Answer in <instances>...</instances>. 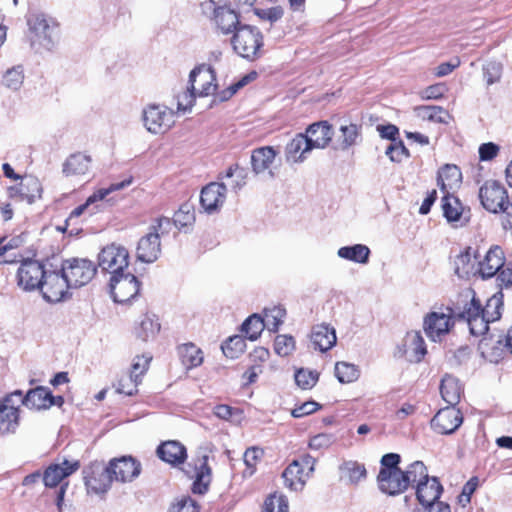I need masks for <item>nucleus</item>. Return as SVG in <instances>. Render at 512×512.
<instances>
[{"label":"nucleus","mask_w":512,"mask_h":512,"mask_svg":"<svg viewBox=\"0 0 512 512\" xmlns=\"http://www.w3.org/2000/svg\"><path fill=\"white\" fill-rule=\"evenodd\" d=\"M463 297L469 302L464 304L459 317L467 322L472 335H484L489 329V324L499 320L502 315L503 294L498 292L491 296L485 307H482L480 300L471 289L466 290Z\"/></svg>","instance_id":"f257e3e1"},{"label":"nucleus","mask_w":512,"mask_h":512,"mask_svg":"<svg viewBox=\"0 0 512 512\" xmlns=\"http://www.w3.org/2000/svg\"><path fill=\"white\" fill-rule=\"evenodd\" d=\"M233 48L241 57L254 60L259 56L263 37L256 27L244 25L239 27L232 39Z\"/></svg>","instance_id":"f03ea898"},{"label":"nucleus","mask_w":512,"mask_h":512,"mask_svg":"<svg viewBox=\"0 0 512 512\" xmlns=\"http://www.w3.org/2000/svg\"><path fill=\"white\" fill-rule=\"evenodd\" d=\"M98 265L111 276L127 272L129 267V252L126 247L112 243L105 246L98 254Z\"/></svg>","instance_id":"7ed1b4c3"},{"label":"nucleus","mask_w":512,"mask_h":512,"mask_svg":"<svg viewBox=\"0 0 512 512\" xmlns=\"http://www.w3.org/2000/svg\"><path fill=\"white\" fill-rule=\"evenodd\" d=\"M174 111L157 104L147 105L142 111L144 127L152 134H163L175 123Z\"/></svg>","instance_id":"20e7f679"},{"label":"nucleus","mask_w":512,"mask_h":512,"mask_svg":"<svg viewBox=\"0 0 512 512\" xmlns=\"http://www.w3.org/2000/svg\"><path fill=\"white\" fill-rule=\"evenodd\" d=\"M21 406V391L6 395L0 400V434L8 435L16 432L19 422V407Z\"/></svg>","instance_id":"39448f33"},{"label":"nucleus","mask_w":512,"mask_h":512,"mask_svg":"<svg viewBox=\"0 0 512 512\" xmlns=\"http://www.w3.org/2000/svg\"><path fill=\"white\" fill-rule=\"evenodd\" d=\"M61 268L72 288L86 285L96 273L94 263L88 259H68L63 262Z\"/></svg>","instance_id":"423d86ee"},{"label":"nucleus","mask_w":512,"mask_h":512,"mask_svg":"<svg viewBox=\"0 0 512 512\" xmlns=\"http://www.w3.org/2000/svg\"><path fill=\"white\" fill-rule=\"evenodd\" d=\"M72 288L63 273L62 268L59 271H47L41 285L43 298L52 303L62 301Z\"/></svg>","instance_id":"0eeeda50"},{"label":"nucleus","mask_w":512,"mask_h":512,"mask_svg":"<svg viewBox=\"0 0 512 512\" xmlns=\"http://www.w3.org/2000/svg\"><path fill=\"white\" fill-rule=\"evenodd\" d=\"M140 283L131 272H124L110 278V290L115 302L125 303L139 293Z\"/></svg>","instance_id":"6e6552de"},{"label":"nucleus","mask_w":512,"mask_h":512,"mask_svg":"<svg viewBox=\"0 0 512 512\" xmlns=\"http://www.w3.org/2000/svg\"><path fill=\"white\" fill-rule=\"evenodd\" d=\"M28 25L33 33L31 38L32 47L37 52H42V50L50 51L55 42L52 35V29L46 18L40 14L31 15L28 18Z\"/></svg>","instance_id":"1a4fd4ad"},{"label":"nucleus","mask_w":512,"mask_h":512,"mask_svg":"<svg viewBox=\"0 0 512 512\" xmlns=\"http://www.w3.org/2000/svg\"><path fill=\"white\" fill-rule=\"evenodd\" d=\"M133 178L129 177L121 182L112 183L107 188H100L96 190L92 195H90L84 204L76 207L69 216V220L74 217H79L84 214L86 211L89 212L90 215L95 214L99 209V203L106 199L108 195L113 192L122 190L129 185L132 184Z\"/></svg>","instance_id":"9d476101"},{"label":"nucleus","mask_w":512,"mask_h":512,"mask_svg":"<svg viewBox=\"0 0 512 512\" xmlns=\"http://www.w3.org/2000/svg\"><path fill=\"white\" fill-rule=\"evenodd\" d=\"M453 326L454 320L449 309L447 312H430L425 316L423 321L425 334L434 342L440 341L444 335L449 333Z\"/></svg>","instance_id":"9b49d317"},{"label":"nucleus","mask_w":512,"mask_h":512,"mask_svg":"<svg viewBox=\"0 0 512 512\" xmlns=\"http://www.w3.org/2000/svg\"><path fill=\"white\" fill-rule=\"evenodd\" d=\"M479 198L483 207L492 213H498L509 202L506 189L494 180L486 181L481 186Z\"/></svg>","instance_id":"f8f14e48"},{"label":"nucleus","mask_w":512,"mask_h":512,"mask_svg":"<svg viewBox=\"0 0 512 512\" xmlns=\"http://www.w3.org/2000/svg\"><path fill=\"white\" fill-rule=\"evenodd\" d=\"M46 270L36 260H25L17 271L18 286L24 291L40 289Z\"/></svg>","instance_id":"ddd939ff"},{"label":"nucleus","mask_w":512,"mask_h":512,"mask_svg":"<svg viewBox=\"0 0 512 512\" xmlns=\"http://www.w3.org/2000/svg\"><path fill=\"white\" fill-rule=\"evenodd\" d=\"M189 85L198 97L213 95L217 89L216 75L210 65L202 64L194 68L189 75Z\"/></svg>","instance_id":"4468645a"},{"label":"nucleus","mask_w":512,"mask_h":512,"mask_svg":"<svg viewBox=\"0 0 512 512\" xmlns=\"http://www.w3.org/2000/svg\"><path fill=\"white\" fill-rule=\"evenodd\" d=\"M106 468L112 481L121 483L133 481L141 472V464L131 456L112 459Z\"/></svg>","instance_id":"2eb2a0df"},{"label":"nucleus","mask_w":512,"mask_h":512,"mask_svg":"<svg viewBox=\"0 0 512 512\" xmlns=\"http://www.w3.org/2000/svg\"><path fill=\"white\" fill-rule=\"evenodd\" d=\"M277 155L278 151L272 146L254 149L251 154L253 172L257 175L267 173L270 178H274L279 167L276 161Z\"/></svg>","instance_id":"dca6fc26"},{"label":"nucleus","mask_w":512,"mask_h":512,"mask_svg":"<svg viewBox=\"0 0 512 512\" xmlns=\"http://www.w3.org/2000/svg\"><path fill=\"white\" fill-rule=\"evenodd\" d=\"M463 416L455 406L440 409L431 420L432 429L443 435L454 433L462 424Z\"/></svg>","instance_id":"f3484780"},{"label":"nucleus","mask_w":512,"mask_h":512,"mask_svg":"<svg viewBox=\"0 0 512 512\" xmlns=\"http://www.w3.org/2000/svg\"><path fill=\"white\" fill-rule=\"evenodd\" d=\"M227 188L224 183L211 182L207 184L200 195V204L202 209L213 214L218 212L226 201Z\"/></svg>","instance_id":"a211bd4d"},{"label":"nucleus","mask_w":512,"mask_h":512,"mask_svg":"<svg viewBox=\"0 0 512 512\" xmlns=\"http://www.w3.org/2000/svg\"><path fill=\"white\" fill-rule=\"evenodd\" d=\"M378 486L381 492L388 495H398L407 490L403 470H380L377 476Z\"/></svg>","instance_id":"6ab92c4d"},{"label":"nucleus","mask_w":512,"mask_h":512,"mask_svg":"<svg viewBox=\"0 0 512 512\" xmlns=\"http://www.w3.org/2000/svg\"><path fill=\"white\" fill-rule=\"evenodd\" d=\"M304 135L312 149H324L331 142L334 132L327 121H320L309 125Z\"/></svg>","instance_id":"aec40b11"},{"label":"nucleus","mask_w":512,"mask_h":512,"mask_svg":"<svg viewBox=\"0 0 512 512\" xmlns=\"http://www.w3.org/2000/svg\"><path fill=\"white\" fill-rule=\"evenodd\" d=\"M78 468V461L69 462L64 460L60 464H51L43 473L42 478L44 485L48 488H54L60 484L64 478L77 471Z\"/></svg>","instance_id":"412c9836"},{"label":"nucleus","mask_w":512,"mask_h":512,"mask_svg":"<svg viewBox=\"0 0 512 512\" xmlns=\"http://www.w3.org/2000/svg\"><path fill=\"white\" fill-rule=\"evenodd\" d=\"M312 150L304 133H299L287 143L284 151L285 160L291 164L302 163Z\"/></svg>","instance_id":"4be33fe9"},{"label":"nucleus","mask_w":512,"mask_h":512,"mask_svg":"<svg viewBox=\"0 0 512 512\" xmlns=\"http://www.w3.org/2000/svg\"><path fill=\"white\" fill-rule=\"evenodd\" d=\"M443 214L449 223L455 226H463L468 222L469 216L465 212L459 199L452 193L444 194L442 198Z\"/></svg>","instance_id":"5701e85b"},{"label":"nucleus","mask_w":512,"mask_h":512,"mask_svg":"<svg viewBox=\"0 0 512 512\" xmlns=\"http://www.w3.org/2000/svg\"><path fill=\"white\" fill-rule=\"evenodd\" d=\"M504 253L499 246L490 248L484 258L479 261L478 272L482 278L493 277L504 267Z\"/></svg>","instance_id":"b1692460"},{"label":"nucleus","mask_w":512,"mask_h":512,"mask_svg":"<svg viewBox=\"0 0 512 512\" xmlns=\"http://www.w3.org/2000/svg\"><path fill=\"white\" fill-rule=\"evenodd\" d=\"M92 165V157L88 154L77 152L71 154L63 163L62 172L67 177L85 176Z\"/></svg>","instance_id":"393cba45"},{"label":"nucleus","mask_w":512,"mask_h":512,"mask_svg":"<svg viewBox=\"0 0 512 512\" xmlns=\"http://www.w3.org/2000/svg\"><path fill=\"white\" fill-rule=\"evenodd\" d=\"M161 253L159 233L149 232L142 237L137 246V258L141 262L152 263L156 261Z\"/></svg>","instance_id":"a878e982"},{"label":"nucleus","mask_w":512,"mask_h":512,"mask_svg":"<svg viewBox=\"0 0 512 512\" xmlns=\"http://www.w3.org/2000/svg\"><path fill=\"white\" fill-rule=\"evenodd\" d=\"M442 490V485L438 479L429 476L426 480L416 485V497L419 503L424 507L438 502Z\"/></svg>","instance_id":"bb28decb"},{"label":"nucleus","mask_w":512,"mask_h":512,"mask_svg":"<svg viewBox=\"0 0 512 512\" xmlns=\"http://www.w3.org/2000/svg\"><path fill=\"white\" fill-rule=\"evenodd\" d=\"M361 141V126L355 123H343L339 127L334 149L346 151Z\"/></svg>","instance_id":"cd10ccee"},{"label":"nucleus","mask_w":512,"mask_h":512,"mask_svg":"<svg viewBox=\"0 0 512 512\" xmlns=\"http://www.w3.org/2000/svg\"><path fill=\"white\" fill-rule=\"evenodd\" d=\"M310 340L314 349L321 352L330 350L336 344V332L327 324H318L312 328Z\"/></svg>","instance_id":"c85d7f7f"},{"label":"nucleus","mask_w":512,"mask_h":512,"mask_svg":"<svg viewBox=\"0 0 512 512\" xmlns=\"http://www.w3.org/2000/svg\"><path fill=\"white\" fill-rule=\"evenodd\" d=\"M85 484L88 491L96 494L105 493L111 486V474L107 472V468L96 466L90 472L85 471Z\"/></svg>","instance_id":"c756f323"},{"label":"nucleus","mask_w":512,"mask_h":512,"mask_svg":"<svg viewBox=\"0 0 512 512\" xmlns=\"http://www.w3.org/2000/svg\"><path fill=\"white\" fill-rule=\"evenodd\" d=\"M54 396L44 387L30 390L25 396L21 393V405L30 409H47L53 406Z\"/></svg>","instance_id":"7c9ffc66"},{"label":"nucleus","mask_w":512,"mask_h":512,"mask_svg":"<svg viewBox=\"0 0 512 512\" xmlns=\"http://www.w3.org/2000/svg\"><path fill=\"white\" fill-rule=\"evenodd\" d=\"M462 182V173L456 165L446 164L438 172L437 183L444 194L451 193Z\"/></svg>","instance_id":"2f4dec72"},{"label":"nucleus","mask_w":512,"mask_h":512,"mask_svg":"<svg viewBox=\"0 0 512 512\" xmlns=\"http://www.w3.org/2000/svg\"><path fill=\"white\" fill-rule=\"evenodd\" d=\"M282 477L285 486L292 491H302L307 480L310 478L309 472H304L297 461H292L283 471Z\"/></svg>","instance_id":"473e14b6"},{"label":"nucleus","mask_w":512,"mask_h":512,"mask_svg":"<svg viewBox=\"0 0 512 512\" xmlns=\"http://www.w3.org/2000/svg\"><path fill=\"white\" fill-rule=\"evenodd\" d=\"M158 456L170 464L183 463L187 457L185 447L178 441H167L157 449Z\"/></svg>","instance_id":"72a5a7b5"},{"label":"nucleus","mask_w":512,"mask_h":512,"mask_svg":"<svg viewBox=\"0 0 512 512\" xmlns=\"http://www.w3.org/2000/svg\"><path fill=\"white\" fill-rule=\"evenodd\" d=\"M339 471L340 478L351 485H357L367 476V471L364 464L353 460L344 461L339 466Z\"/></svg>","instance_id":"f704fd0d"},{"label":"nucleus","mask_w":512,"mask_h":512,"mask_svg":"<svg viewBox=\"0 0 512 512\" xmlns=\"http://www.w3.org/2000/svg\"><path fill=\"white\" fill-rule=\"evenodd\" d=\"M440 392L445 402L455 406L460 401L462 386L457 378L445 375L441 381Z\"/></svg>","instance_id":"c9c22d12"},{"label":"nucleus","mask_w":512,"mask_h":512,"mask_svg":"<svg viewBox=\"0 0 512 512\" xmlns=\"http://www.w3.org/2000/svg\"><path fill=\"white\" fill-rule=\"evenodd\" d=\"M213 21L223 34L235 33L239 28L237 27L239 24V17L237 13L227 6L220 8V11L216 14Z\"/></svg>","instance_id":"e433bc0d"},{"label":"nucleus","mask_w":512,"mask_h":512,"mask_svg":"<svg viewBox=\"0 0 512 512\" xmlns=\"http://www.w3.org/2000/svg\"><path fill=\"white\" fill-rule=\"evenodd\" d=\"M338 257L355 263L366 264L369 261L370 249L363 244L343 246L337 251Z\"/></svg>","instance_id":"4c0bfd02"},{"label":"nucleus","mask_w":512,"mask_h":512,"mask_svg":"<svg viewBox=\"0 0 512 512\" xmlns=\"http://www.w3.org/2000/svg\"><path fill=\"white\" fill-rule=\"evenodd\" d=\"M178 353L183 365L188 369L198 367L203 362V353L193 343H186L178 348Z\"/></svg>","instance_id":"58836bf2"},{"label":"nucleus","mask_w":512,"mask_h":512,"mask_svg":"<svg viewBox=\"0 0 512 512\" xmlns=\"http://www.w3.org/2000/svg\"><path fill=\"white\" fill-rule=\"evenodd\" d=\"M208 456L203 454L196 464V481L194 483V490L203 493L210 482L211 469L207 464Z\"/></svg>","instance_id":"ea45409f"},{"label":"nucleus","mask_w":512,"mask_h":512,"mask_svg":"<svg viewBox=\"0 0 512 512\" xmlns=\"http://www.w3.org/2000/svg\"><path fill=\"white\" fill-rule=\"evenodd\" d=\"M19 191L29 203H33L37 198L41 197L42 186L37 178L33 176H26L20 182Z\"/></svg>","instance_id":"a19ab883"},{"label":"nucleus","mask_w":512,"mask_h":512,"mask_svg":"<svg viewBox=\"0 0 512 512\" xmlns=\"http://www.w3.org/2000/svg\"><path fill=\"white\" fill-rule=\"evenodd\" d=\"M24 79L25 73L22 65H16L7 69L2 76L3 84L12 91H19L24 83Z\"/></svg>","instance_id":"79ce46f5"},{"label":"nucleus","mask_w":512,"mask_h":512,"mask_svg":"<svg viewBox=\"0 0 512 512\" xmlns=\"http://www.w3.org/2000/svg\"><path fill=\"white\" fill-rule=\"evenodd\" d=\"M405 482H407V488L411 484H418L429 477L426 466L422 461H415L407 466L403 470Z\"/></svg>","instance_id":"37998d69"},{"label":"nucleus","mask_w":512,"mask_h":512,"mask_svg":"<svg viewBox=\"0 0 512 512\" xmlns=\"http://www.w3.org/2000/svg\"><path fill=\"white\" fill-rule=\"evenodd\" d=\"M265 328L263 318L258 314H252L242 324V332L251 341L257 340Z\"/></svg>","instance_id":"c03bdc74"},{"label":"nucleus","mask_w":512,"mask_h":512,"mask_svg":"<svg viewBox=\"0 0 512 512\" xmlns=\"http://www.w3.org/2000/svg\"><path fill=\"white\" fill-rule=\"evenodd\" d=\"M286 316V310L281 306H273L264 310L263 321L269 331L275 332L279 329Z\"/></svg>","instance_id":"a18cd8bd"},{"label":"nucleus","mask_w":512,"mask_h":512,"mask_svg":"<svg viewBox=\"0 0 512 512\" xmlns=\"http://www.w3.org/2000/svg\"><path fill=\"white\" fill-rule=\"evenodd\" d=\"M195 222V214L193 206L189 203H184L180 206L179 210L174 214L173 223L178 230L190 227Z\"/></svg>","instance_id":"49530a36"},{"label":"nucleus","mask_w":512,"mask_h":512,"mask_svg":"<svg viewBox=\"0 0 512 512\" xmlns=\"http://www.w3.org/2000/svg\"><path fill=\"white\" fill-rule=\"evenodd\" d=\"M335 376L340 383H352L360 376L358 367L347 362H337L335 365Z\"/></svg>","instance_id":"de8ad7c7"},{"label":"nucleus","mask_w":512,"mask_h":512,"mask_svg":"<svg viewBox=\"0 0 512 512\" xmlns=\"http://www.w3.org/2000/svg\"><path fill=\"white\" fill-rule=\"evenodd\" d=\"M406 342L408 349L412 351L414 360L420 362L427 353L425 341L419 331L407 334Z\"/></svg>","instance_id":"09e8293b"},{"label":"nucleus","mask_w":512,"mask_h":512,"mask_svg":"<svg viewBox=\"0 0 512 512\" xmlns=\"http://www.w3.org/2000/svg\"><path fill=\"white\" fill-rule=\"evenodd\" d=\"M263 512H289L287 498L277 493L270 495L264 502Z\"/></svg>","instance_id":"8fccbe9b"},{"label":"nucleus","mask_w":512,"mask_h":512,"mask_svg":"<svg viewBox=\"0 0 512 512\" xmlns=\"http://www.w3.org/2000/svg\"><path fill=\"white\" fill-rule=\"evenodd\" d=\"M140 380H137L135 377H132L131 374L123 373L117 381L115 385L116 391L119 394H125L128 396L133 395L137 392V386L139 385Z\"/></svg>","instance_id":"3c124183"},{"label":"nucleus","mask_w":512,"mask_h":512,"mask_svg":"<svg viewBox=\"0 0 512 512\" xmlns=\"http://www.w3.org/2000/svg\"><path fill=\"white\" fill-rule=\"evenodd\" d=\"M197 96V93L194 91L193 88H191V85L187 86L185 89L178 92L176 94L177 110L179 112H187L191 110V108L194 105L195 98Z\"/></svg>","instance_id":"603ef678"},{"label":"nucleus","mask_w":512,"mask_h":512,"mask_svg":"<svg viewBox=\"0 0 512 512\" xmlns=\"http://www.w3.org/2000/svg\"><path fill=\"white\" fill-rule=\"evenodd\" d=\"M245 342L241 336L230 337L223 345L222 351L226 357L237 358L244 352Z\"/></svg>","instance_id":"864d4df0"},{"label":"nucleus","mask_w":512,"mask_h":512,"mask_svg":"<svg viewBox=\"0 0 512 512\" xmlns=\"http://www.w3.org/2000/svg\"><path fill=\"white\" fill-rule=\"evenodd\" d=\"M160 327L158 320L147 316L141 321L139 336L144 341H147L154 338L159 333Z\"/></svg>","instance_id":"5fc2aeb1"},{"label":"nucleus","mask_w":512,"mask_h":512,"mask_svg":"<svg viewBox=\"0 0 512 512\" xmlns=\"http://www.w3.org/2000/svg\"><path fill=\"white\" fill-rule=\"evenodd\" d=\"M246 177L245 170L239 168L238 165H234L226 170L222 178H233L231 186L235 191H238L246 184Z\"/></svg>","instance_id":"6e6d98bb"},{"label":"nucleus","mask_w":512,"mask_h":512,"mask_svg":"<svg viewBox=\"0 0 512 512\" xmlns=\"http://www.w3.org/2000/svg\"><path fill=\"white\" fill-rule=\"evenodd\" d=\"M275 352L280 356H288L295 349V341L292 336L278 335L274 343Z\"/></svg>","instance_id":"4d7b16f0"},{"label":"nucleus","mask_w":512,"mask_h":512,"mask_svg":"<svg viewBox=\"0 0 512 512\" xmlns=\"http://www.w3.org/2000/svg\"><path fill=\"white\" fill-rule=\"evenodd\" d=\"M257 77V72L252 71L246 75H244L239 81L235 84L231 85L227 90L223 91L220 95V100L225 101L231 98L240 88H243L248 83L255 80Z\"/></svg>","instance_id":"13d9d810"},{"label":"nucleus","mask_w":512,"mask_h":512,"mask_svg":"<svg viewBox=\"0 0 512 512\" xmlns=\"http://www.w3.org/2000/svg\"><path fill=\"white\" fill-rule=\"evenodd\" d=\"M318 381V374L313 371L300 369L295 374V382L302 389H311Z\"/></svg>","instance_id":"bf43d9fd"},{"label":"nucleus","mask_w":512,"mask_h":512,"mask_svg":"<svg viewBox=\"0 0 512 512\" xmlns=\"http://www.w3.org/2000/svg\"><path fill=\"white\" fill-rule=\"evenodd\" d=\"M386 155L393 162H401L409 157V151L402 141L392 142L386 149Z\"/></svg>","instance_id":"052dcab7"},{"label":"nucleus","mask_w":512,"mask_h":512,"mask_svg":"<svg viewBox=\"0 0 512 512\" xmlns=\"http://www.w3.org/2000/svg\"><path fill=\"white\" fill-rule=\"evenodd\" d=\"M335 442V437L329 433H320L313 436L309 441V448L312 450L328 449Z\"/></svg>","instance_id":"680f3d73"},{"label":"nucleus","mask_w":512,"mask_h":512,"mask_svg":"<svg viewBox=\"0 0 512 512\" xmlns=\"http://www.w3.org/2000/svg\"><path fill=\"white\" fill-rule=\"evenodd\" d=\"M263 452L255 447L248 448L243 456L247 469L244 471L245 476H252L257 461L262 457Z\"/></svg>","instance_id":"e2e57ef3"},{"label":"nucleus","mask_w":512,"mask_h":512,"mask_svg":"<svg viewBox=\"0 0 512 512\" xmlns=\"http://www.w3.org/2000/svg\"><path fill=\"white\" fill-rule=\"evenodd\" d=\"M150 360L151 357H147L144 355L136 356L133 360L131 369L128 373L131 374L132 377H135L137 380L141 381V377L145 374V372L148 369Z\"/></svg>","instance_id":"0e129e2a"},{"label":"nucleus","mask_w":512,"mask_h":512,"mask_svg":"<svg viewBox=\"0 0 512 512\" xmlns=\"http://www.w3.org/2000/svg\"><path fill=\"white\" fill-rule=\"evenodd\" d=\"M424 114V117L436 122L443 123L445 122V116H447L446 111L439 106H424L420 108Z\"/></svg>","instance_id":"69168bd1"},{"label":"nucleus","mask_w":512,"mask_h":512,"mask_svg":"<svg viewBox=\"0 0 512 512\" xmlns=\"http://www.w3.org/2000/svg\"><path fill=\"white\" fill-rule=\"evenodd\" d=\"M446 90L445 84L437 83L422 90L420 96L422 99H439L444 95Z\"/></svg>","instance_id":"338daca9"},{"label":"nucleus","mask_w":512,"mask_h":512,"mask_svg":"<svg viewBox=\"0 0 512 512\" xmlns=\"http://www.w3.org/2000/svg\"><path fill=\"white\" fill-rule=\"evenodd\" d=\"M169 512H198V508L194 500L185 498L172 505Z\"/></svg>","instance_id":"774afa93"}]
</instances>
